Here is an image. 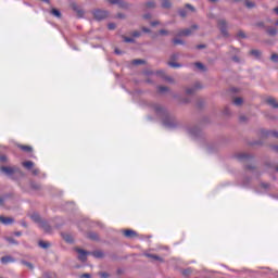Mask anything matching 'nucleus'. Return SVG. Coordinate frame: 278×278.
<instances>
[{"mask_svg": "<svg viewBox=\"0 0 278 278\" xmlns=\"http://www.w3.org/2000/svg\"><path fill=\"white\" fill-rule=\"evenodd\" d=\"M150 108L151 110H153L157 118H161L166 129H175V127H177L178 125L177 119L173 117V115H170L166 110V108L162 106V104L151 103Z\"/></svg>", "mask_w": 278, "mask_h": 278, "instance_id": "nucleus-1", "label": "nucleus"}, {"mask_svg": "<svg viewBox=\"0 0 278 278\" xmlns=\"http://www.w3.org/2000/svg\"><path fill=\"white\" fill-rule=\"evenodd\" d=\"M92 15L96 21H105L110 16V13L105 10L96 9L92 11Z\"/></svg>", "mask_w": 278, "mask_h": 278, "instance_id": "nucleus-2", "label": "nucleus"}, {"mask_svg": "<svg viewBox=\"0 0 278 278\" xmlns=\"http://www.w3.org/2000/svg\"><path fill=\"white\" fill-rule=\"evenodd\" d=\"M197 29H199V25L193 24L190 28H185V29L178 30L177 36H179V37L192 36V34H194V31H197Z\"/></svg>", "mask_w": 278, "mask_h": 278, "instance_id": "nucleus-3", "label": "nucleus"}, {"mask_svg": "<svg viewBox=\"0 0 278 278\" xmlns=\"http://www.w3.org/2000/svg\"><path fill=\"white\" fill-rule=\"evenodd\" d=\"M186 132L188 136H190V138H199L201 136V128L198 126H187Z\"/></svg>", "mask_w": 278, "mask_h": 278, "instance_id": "nucleus-4", "label": "nucleus"}, {"mask_svg": "<svg viewBox=\"0 0 278 278\" xmlns=\"http://www.w3.org/2000/svg\"><path fill=\"white\" fill-rule=\"evenodd\" d=\"M218 27L222 36H224V38H229V31H227V21L219 20Z\"/></svg>", "mask_w": 278, "mask_h": 278, "instance_id": "nucleus-5", "label": "nucleus"}, {"mask_svg": "<svg viewBox=\"0 0 278 278\" xmlns=\"http://www.w3.org/2000/svg\"><path fill=\"white\" fill-rule=\"evenodd\" d=\"M177 60H179V53L172 54L170 60L168 62V66H170L172 68H181V64L175 63L177 62Z\"/></svg>", "mask_w": 278, "mask_h": 278, "instance_id": "nucleus-6", "label": "nucleus"}, {"mask_svg": "<svg viewBox=\"0 0 278 278\" xmlns=\"http://www.w3.org/2000/svg\"><path fill=\"white\" fill-rule=\"evenodd\" d=\"M76 252L78 253V260L80 262H86L88 260V255H90V252L76 248Z\"/></svg>", "mask_w": 278, "mask_h": 278, "instance_id": "nucleus-7", "label": "nucleus"}, {"mask_svg": "<svg viewBox=\"0 0 278 278\" xmlns=\"http://www.w3.org/2000/svg\"><path fill=\"white\" fill-rule=\"evenodd\" d=\"M71 8L72 10H74V12H76L78 18H84L85 12L81 10V8L77 3L72 2Z\"/></svg>", "mask_w": 278, "mask_h": 278, "instance_id": "nucleus-8", "label": "nucleus"}, {"mask_svg": "<svg viewBox=\"0 0 278 278\" xmlns=\"http://www.w3.org/2000/svg\"><path fill=\"white\" fill-rule=\"evenodd\" d=\"M201 88H202L201 83H195L194 86L188 87L186 89V93L187 94H194L197 92V90H199Z\"/></svg>", "mask_w": 278, "mask_h": 278, "instance_id": "nucleus-9", "label": "nucleus"}, {"mask_svg": "<svg viewBox=\"0 0 278 278\" xmlns=\"http://www.w3.org/2000/svg\"><path fill=\"white\" fill-rule=\"evenodd\" d=\"M156 75H159V77H162L163 79H165V81H168V84H175V79L170 76H167L164 71H159L156 72Z\"/></svg>", "mask_w": 278, "mask_h": 278, "instance_id": "nucleus-10", "label": "nucleus"}, {"mask_svg": "<svg viewBox=\"0 0 278 278\" xmlns=\"http://www.w3.org/2000/svg\"><path fill=\"white\" fill-rule=\"evenodd\" d=\"M236 157H237V160H239V162H247V161L251 160V155H250V154H247V153H244V152L238 153V154L236 155Z\"/></svg>", "mask_w": 278, "mask_h": 278, "instance_id": "nucleus-11", "label": "nucleus"}, {"mask_svg": "<svg viewBox=\"0 0 278 278\" xmlns=\"http://www.w3.org/2000/svg\"><path fill=\"white\" fill-rule=\"evenodd\" d=\"M38 226H39L41 229H43V231H47V232L51 231V226L49 225V223H47V222L43 220V219L38 224Z\"/></svg>", "mask_w": 278, "mask_h": 278, "instance_id": "nucleus-12", "label": "nucleus"}, {"mask_svg": "<svg viewBox=\"0 0 278 278\" xmlns=\"http://www.w3.org/2000/svg\"><path fill=\"white\" fill-rule=\"evenodd\" d=\"M2 173H5V175H14L16 173V168L14 167H1Z\"/></svg>", "mask_w": 278, "mask_h": 278, "instance_id": "nucleus-13", "label": "nucleus"}, {"mask_svg": "<svg viewBox=\"0 0 278 278\" xmlns=\"http://www.w3.org/2000/svg\"><path fill=\"white\" fill-rule=\"evenodd\" d=\"M124 236L126 238H136V236H138V232H136V230L132 229H126L124 230Z\"/></svg>", "mask_w": 278, "mask_h": 278, "instance_id": "nucleus-14", "label": "nucleus"}, {"mask_svg": "<svg viewBox=\"0 0 278 278\" xmlns=\"http://www.w3.org/2000/svg\"><path fill=\"white\" fill-rule=\"evenodd\" d=\"M0 223H2V225H12V223H14V218L0 216Z\"/></svg>", "mask_w": 278, "mask_h": 278, "instance_id": "nucleus-15", "label": "nucleus"}, {"mask_svg": "<svg viewBox=\"0 0 278 278\" xmlns=\"http://www.w3.org/2000/svg\"><path fill=\"white\" fill-rule=\"evenodd\" d=\"M266 101H267L268 105L274 108V110H278V103L275 98H268Z\"/></svg>", "mask_w": 278, "mask_h": 278, "instance_id": "nucleus-16", "label": "nucleus"}, {"mask_svg": "<svg viewBox=\"0 0 278 278\" xmlns=\"http://www.w3.org/2000/svg\"><path fill=\"white\" fill-rule=\"evenodd\" d=\"M0 262H1V264H10V263L14 262V260L12 256L7 255V256H2L0 258Z\"/></svg>", "mask_w": 278, "mask_h": 278, "instance_id": "nucleus-17", "label": "nucleus"}, {"mask_svg": "<svg viewBox=\"0 0 278 278\" xmlns=\"http://www.w3.org/2000/svg\"><path fill=\"white\" fill-rule=\"evenodd\" d=\"M62 238H63V240H65V242H68V244H72V242L74 240L72 235L71 233H66V232L62 233Z\"/></svg>", "mask_w": 278, "mask_h": 278, "instance_id": "nucleus-18", "label": "nucleus"}, {"mask_svg": "<svg viewBox=\"0 0 278 278\" xmlns=\"http://www.w3.org/2000/svg\"><path fill=\"white\" fill-rule=\"evenodd\" d=\"M31 220H34V223H37L39 225V223H42V218L40 217V215L38 213H34L30 215Z\"/></svg>", "mask_w": 278, "mask_h": 278, "instance_id": "nucleus-19", "label": "nucleus"}, {"mask_svg": "<svg viewBox=\"0 0 278 278\" xmlns=\"http://www.w3.org/2000/svg\"><path fill=\"white\" fill-rule=\"evenodd\" d=\"M117 5H118V8H122L123 10L129 9V3H127L126 1H123V0H118Z\"/></svg>", "mask_w": 278, "mask_h": 278, "instance_id": "nucleus-20", "label": "nucleus"}, {"mask_svg": "<svg viewBox=\"0 0 278 278\" xmlns=\"http://www.w3.org/2000/svg\"><path fill=\"white\" fill-rule=\"evenodd\" d=\"M266 31H267L268 36H277V34H278V30L275 27H268L266 29Z\"/></svg>", "mask_w": 278, "mask_h": 278, "instance_id": "nucleus-21", "label": "nucleus"}, {"mask_svg": "<svg viewBox=\"0 0 278 278\" xmlns=\"http://www.w3.org/2000/svg\"><path fill=\"white\" fill-rule=\"evenodd\" d=\"M162 8H164L165 10H168L172 8L173 3H170V0H163L162 1Z\"/></svg>", "mask_w": 278, "mask_h": 278, "instance_id": "nucleus-22", "label": "nucleus"}, {"mask_svg": "<svg viewBox=\"0 0 278 278\" xmlns=\"http://www.w3.org/2000/svg\"><path fill=\"white\" fill-rule=\"evenodd\" d=\"M24 168H27V170H31L34 168V162L31 161H26L23 163Z\"/></svg>", "mask_w": 278, "mask_h": 278, "instance_id": "nucleus-23", "label": "nucleus"}, {"mask_svg": "<svg viewBox=\"0 0 278 278\" xmlns=\"http://www.w3.org/2000/svg\"><path fill=\"white\" fill-rule=\"evenodd\" d=\"M50 13L52 14V16H55L56 18H61L62 17V13L58 9H52L50 11Z\"/></svg>", "mask_w": 278, "mask_h": 278, "instance_id": "nucleus-24", "label": "nucleus"}, {"mask_svg": "<svg viewBox=\"0 0 278 278\" xmlns=\"http://www.w3.org/2000/svg\"><path fill=\"white\" fill-rule=\"evenodd\" d=\"M90 255H93V257H97L98 260H101V257H103V253L101 251L90 252Z\"/></svg>", "mask_w": 278, "mask_h": 278, "instance_id": "nucleus-25", "label": "nucleus"}, {"mask_svg": "<svg viewBox=\"0 0 278 278\" xmlns=\"http://www.w3.org/2000/svg\"><path fill=\"white\" fill-rule=\"evenodd\" d=\"M195 67H198L199 71H202L203 73H205V71H207L205 65H203V63H201V62L195 63Z\"/></svg>", "mask_w": 278, "mask_h": 278, "instance_id": "nucleus-26", "label": "nucleus"}, {"mask_svg": "<svg viewBox=\"0 0 278 278\" xmlns=\"http://www.w3.org/2000/svg\"><path fill=\"white\" fill-rule=\"evenodd\" d=\"M244 5L251 10V9L255 8V2L250 1V0H244Z\"/></svg>", "mask_w": 278, "mask_h": 278, "instance_id": "nucleus-27", "label": "nucleus"}, {"mask_svg": "<svg viewBox=\"0 0 278 278\" xmlns=\"http://www.w3.org/2000/svg\"><path fill=\"white\" fill-rule=\"evenodd\" d=\"M39 247L41 249H49V247H51V244L47 241H39Z\"/></svg>", "mask_w": 278, "mask_h": 278, "instance_id": "nucleus-28", "label": "nucleus"}, {"mask_svg": "<svg viewBox=\"0 0 278 278\" xmlns=\"http://www.w3.org/2000/svg\"><path fill=\"white\" fill-rule=\"evenodd\" d=\"M250 54L253 55L254 58H260L262 55V51L251 50Z\"/></svg>", "mask_w": 278, "mask_h": 278, "instance_id": "nucleus-29", "label": "nucleus"}, {"mask_svg": "<svg viewBox=\"0 0 278 278\" xmlns=\"http://www.w3.org/2000/svg\"><path fill=\"white\" fill-rule=\"evenodd\" d=\"M157 90H159V92H161V94H164V92H168V87H166V86H159Z\"/></svg>", "mask_w": 278, "mask_h": 278, "instance_id": "nucleus-30", "label": "nucleus"}, {"mask_svg": "<svg viewBox=\"0 0 278 278\" xmlns=\"http://www.w3.org/2000/svg\"><path fill=\"white\" fill-rule=\"evenodd\" d=\"M178 12L182 18H186L188 16V11L186 9H179Z\"/></svg>", "mask_w": 278, "mask_h": 278, "instance_id": "nucleus-31", "label": "nucleus"}, {"mask_svg": "<svg viewBox=\"0 0 278 278\" xmlns=\"http://www.w3.org/2000/svg\"><path fill=\"white\" fill-rule=\"evenodd\" d=\"M237 38L240 40V39H244L247 38V34H244L242 30H239L237 33Z\"/></svg>", "mask_w": 278, "mask_h": 278, "instance_id": "nucleus-32", "label": "nucleus"}, {"mask_svg": "<svg viewBox=\"0 0 278 278\" xmlns=\"http://www.w3.org/2000/svg\"><path fill=\"white\" fill-rule=\"evenodd\" d=\"M5 240L9 244H18L16 240H14V238L12 237H7Z\"/></svg>", "mask_w": 278, "mask_h": 278, "instance_id": "nucleus-33", "label": "nucleus"}, {"mask_svg": "<svg viewBox=\"0 0 278 278\" xmlns=\"http://www.w3.org/2000/svg\"><path fill=\"white\" fill-rule=\"evenodd\" d=\"M135 66H138V64H144V60L136 59L131 62Z\"/></svg>", "mask_w": 278, "mask_h": 278, "instance_id": "nucleus-34", "label": "nucleus"}, {"mask_svg": "<svg viewBox=\"0 0 278 278\" xmlns=\"http://www.w3.org/2000/svg\"><path fill=\"white\" fill-rule=\"evenodd\" d=\"M142 36V33L138 31V30H135L131 33V37L132 38H140Z\"/></svg>", "mask_w": 278, "mask_h": 278, "instance_id": "nucleus-35", "label": "nucleus"}, {"mask_svg": "<svg viewBox=\"0 0 278 278\" xmlns=\"http://www.w3.org/2000/svg\"><path fill=\"white\" fill-rule=\"evenodd\" d=\"M146 257H150L151 260H159L162 261V258L155 254H146Z\"/></svg>", "mask_w": 278, "mask_h": 278, "instance_id": "nucleus-36", "label": "nucleus"}, {"mask_svg": "<svg viewBox=\"0 0 278 278\" xmlns=\"http://www.w3.org/2000/svg\"><path fill=\"white\" fill-rule=\"evenodd\" d=\"M22 264H23L24 266H27V268H30V270H34V265H33L31 263L26 262V261H22Z\"/></svg>", "mask_w": 278, "mask_h": 278, "instance_id": "nucleus-37", "label": "nucleus"}, {"mask_svg": "<svg viewBox=\"0 0 278 278\" xmlns=\"http://www.w3.org/2000/svg\"><path fill=\"white\" fill-rule=\"evenodd\" d=\"M20 148L22 149V151H26L27 153H30L31 151V147L29 146H20Z\"/></svg>", "mask_w": 278, "mask_h": 278, "instance_id": "nucleus-38", "label": "nucleus"}, {"mask_svg": "<svg viewBox=\"0 0 278 278\" xmlns=\"http://www.w3.org/2000/svg\"><path fill=\"white\" fill-rule=\"evenodd\" d=\"M89 238L90 240H99V235H97L96 232H90Z\"/></svg>", "mask_w": 278, "mask_h": 278, "instance_id": "nucleus-39", "label": "nucleus"}, {"mask_svg": "<svg viewBox=\"0 0 278 278\" xmlns=\"http://www.w3.org/2000/svg\"><path fill=\"white\" fill-rule=\"evenodd\" d=\"M30 187L33 188V190H40V185L36 182H30Z\"/></svg>", "mask_w": 278, "mask_h": 278, "instance_id": "nucleus-40", "label": "nucleus"}, {"mask_svg": "<svg viewBox=\"0 0 278 278\" xmlns=\"http://www.w3.org/2000/svg\"><path fill=\"white\" fill-rule=\"evenodd\" d=\"M146 7L149 9H153V8H155V3L153 1H149L146 3Z\"/></svg>", "mask_w": 278, "mask_h": 278, "instance_id": "nucleus-41", "label": "nucleus"}, {"mask_svg": "<svg viewBox=\"0 0 278 278\" xmlns=\"http://www.w3.org/2000/svg\"><path fill=\"white\" fill-rule=\"evenodd\" d=\"M242 103V98H235L233 104L235 105H240Z\"/></svg>", "mask_w": 278, "mask_h": 278, "instance_id": "nucleus-42", "label": "nucleus"}, {"mask_svg": "<svg viewBox=\"0 0 278 278\" xmlns=\"http://www.w3.org/2000/svg\"><path fill=\"white\" fill-rule=\"evenodd\" d=\"M124 38V42H136V40L131 37H123Z\"/></svg>", "mask_w": 278, "mask_h": 278, "instance_id": "nucleus-43", "label": "nucleus"}, {"mask_svg": "<svg viewBox=\"0 0 278 278\" xmlns=\"http://www.w3.org/2000/svg\"><path fill=\"white\" fill-rule=\"evenodd\" d=\"M173 42H174V45H184V40L177 39V38L174 39Z\"/></svg>", "mask_w": 278, "mask_h": 278, "instance_id": "nucleus-44", "label": "nucleus"}, {"mask_svg": "<svg viewBox=\"0 0 278 278\" xmlns=\"http://www.w3.org/2000/svg\"><path fill=\"white\" fill-rule=\"evenodd\" d=\"M159 34H160L161 36H168V30H166V29H161V30L159 31Z\"/></svg>", "mask_w": 278, "mask_h": 278, "instance_id": "nucleus-45", "label": "nucleus"}, {"mask_svg": "<svg viewBox=\"0 0 278 278\" xmlns=\"http://www.w3.org/2000/svg\"><path fill=\"white\" fill-rule=\"evenodd\" d=\"M31 173H33V175H35V176L40 175V169H38V168H33V169H31Z\"/></svg>", "mask_w": 278, "mask_h": 278, "instance_id": "nucleus-46", "label": "nucleus"}, {"mask_svg": "<svg viewBox=\"0 0 278 278\" xmlns=\"http://www.w3.org/2000/svg\"><path fill=\"white\" fill-rule=\"evenodd\" d=\"M271 61L276 62L278 64V54H273L271 55Z\"/></svg>", "mask_w": 278, "mask_h": 278, "instance_id": "nucleus-47", "label": "nucleus"}, {"mask_svg": "<svg viewBox=\"0 0 278 278\" xmlns=\"http://www.w3.org/2000/svg\"><path fill=\"white\" fill-rule=\"evenodd\" d=\"M268 136H273L274 138H278V132L277 131H270V132H268Z\"/></svg>", "mask_w": 278, "mask_h": 278, "instance_id": "nucleus-48", "label": "nucleus"}, {"mask_svg": "<svg viewBox=\"0 0 278 278\" xmlns=\"http://www.w3.org/2000/svg\"><path fill=\"white\" fill-rule=\"evenodd\" d=\"M111 5H118V0H108Z\"/></svg>", "mask_w": 278, "mask_h": 278, "instance_id": "nucleus-49", "label": "nucleus"}, {"mask_svg": "<svg viewBox=\"0 0 278 278\" xmlns=\"http://www.w3.org/2000/svg\"><path fill=\"white\" fill-rule=\"evenodd\" d=\"M108 27H109V29H116V24L110 23V24L108 25Z\"/></svg>", "mask_w": 278, "mask_h": 278, "instance_id": "nucleus-50", "label": "nucleus"}, {"mask_svg": "<svg viewBox=\"0 0 278 278\" xmlns=\"http://www.w3.org/2000/svg\"><path fill=\"white\" fill-rule=\"evenodd\" d=\"M224 114H225L226 116H229V114H231V112L229 111V108H225V109H224Z\"/></svg>", "mask_w": 278, "mask_h": 278, "instance_id": "nucleus-51", "label": "nucleus"}, {"mask_svg": "<svg viewBox=\"0 0 278 278\" xmlns=\"http://www.w3.org/2000/svg\"><path fill=\"white\" fill-rule=\"evenodd\" d=\"M100 277L101 278H108V277H110V274H108V273H100Z\"/></svg>", "mask_w": 278, "mask_h": 278, "instance_id": "nucleus-52", "label": "nucleus"}, {"mask_svg": "<svg viewBox=\"0 0 278 278\" xmlns=\"http://www.w3.org/2000/svg\"><path fill=\"white\" fill-rule=\"evenodd\" d=\"M143 18H144L146 21H149V18H151V13L144 14V15H143Z\"/></svg>", "mask_w": 278, "mask_h": 278, "instance_id": "nucleus-53", "label": "nucleus"}, {"mask_svg": "<svg viewBox=\"0 0 278 278\" xmlns=\"http://www.w3.org/2000/svg\"><path fill=\"white\" fill-rule=\"evenodd\" d=\"M8 160V156L7 155H1L0 156V162H7Z\"/></svg>", "mask_w": 278, "mask_h": 278, "instance_id": "nucleus-54", "label": "nucleus"}, {"mask_svg": "<svg viewBox=\"0 0 278 278\" xmlns=\"http://www.w3.org/2000/svg\"><path fill=\"white\" fill-rule=\"evenodd\" d=\"M142 31H144V34H151V29L147 27H142Z\"/></svg>", "mask_w": 278, "mask_h": 278, "instance_id": "nucleus-55", "label": "nucleus"}, {"mask_svg": "<svg viewBox=\"0 0 278 278\" xmlns=\"http://www.w3.org/2000/svg\"><path fill=\"white\" fill-rule=\"evenodd\" d=\"M186 8H188V10H191V12H194V7H192L191 4H186Z\"/></svg>", "mask_w": 278, "mask_h": 278, "instance_id": "nucleus-56", "label": "nucleus"}, {"mask_svg": "<svg viewBox=\"0 0 278 278\" xmlns=\"http://www.w3.org/2000/svg\"><path fill=\"white\" fill-rule=\"evenodd\" d=\"M91 276H90V274H83L81 276H80V278H90Z\"/></svg>", "mask_w": 278, "mask_h": 278, "instance_id": "nucleus-57", "label": "nucleus"}, {"mask_svg": "<svg viewBox=\"0 0 278 278\" xmlns=\"http://www.w3.org/2000/svg\"><path fill=\"white\" fill-rule=\"evenodd\" d=\"M159 24H160L159 21L151 22L152 27H155V26L159 25Z\"/></svg>", "mask_w": 278, "mask_h": 278, "instance_id": "nucleus-58", "label": "nucleus"}, {"mask_svg": "<svg viewBox=\"0 0 278 278\" xmlns=\"http://www.w3.org/2000/svg\"><path fill=\"white\" fill-rule=\"evenodd\" d=\"M191 270L190 269H186L182 271V275H190Z\"/></svg>", "mask_w": 278, "mask_h": 278, "instance_id": "nucleus-59", "label": "nucleus"}, {"mask_svg": "<svg viewBox=\"0 0 278 278\" xmlns=\"http://www.w3.org/2000/svg\"><path fill=\"white\" fill-rule=\"evenodd\" d=\"M232 60H233V62H240V58H238V56H232Z\"/></svg>", "mask_w": 278, "mask_h": 278, "instance_id": "nucleus-60", "label": "nucleus"}, {"mask_svg": "<svg viewBox=\"0 0 278 278\" xmlns=\"http://www.w3.org/2000/svg\"><path fill=\"white\" fill-rule=\"evenodd\" d=\"M3 203H5V198L0 197V205H3Z\"/></svg>", "mask_w": 278, "mask_h": 278, "instance_id": "nucleus-61", "label": "nucleus"}, {"mask_svg": "<svg viewBox=\"0 0 278 278\" xmlns=\"http://www.w3.org/2000/svg\"><path fill=\"white\" fill-rule=\"evenodd\" d=\"M197 49H205V45H198Z\"/></svg>", "mask_w": 278, "mask_h": 278, "instance_id": "nucleus-62", "label": "nucleus"}, {"mask_svg": "<svg viewBox=\"0 0 278 278\" xmlns=\"http://www.w3.org/2000/svg\"><path fill=\"white\" fill-rule=\"evenodd\" d=\"M273 151H276V153H278V146H273Z\"/></svg>", "mask_w": 278, "mask_h": 278, "instance_id": "nucleus-63", "label": "nucleus"}, {"mask_svg": "<svg viewBox=\"0 0 278 278\" xmlns=\"http://www.w3.org/2000/svg\"><path fill=\"white\" fill-rule=\"evenodd\" d=\"M275 14H278V7L274 9Z\"/></svg>", "mask_w": 278, "mask_h": 278, "instance_id": "nucleus-64", "label": "nucleus"}]
</instances>
